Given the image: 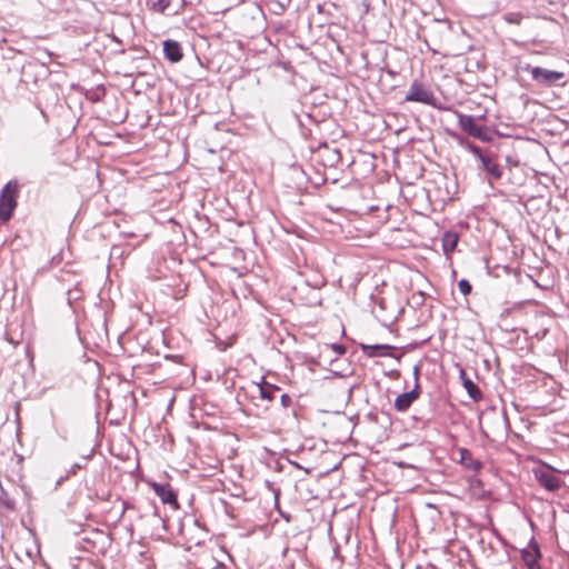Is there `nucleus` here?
<instances>
[{"mask_svg":"<svg viewBox=\"0 0 569 569\" xmlns=\"http://www.w3.org/2000/svg\"><path fill=\"white\" fill-rule=\"evenodd\" d=\"M530 73L535 81L545 86H551L565 78L563 72L547 70L540 67H533Z\"/></svg>","mask_w":569,"mask_h":569,"instance_id":"obj_5","label":"nucleus"},{"mask_svg":"<svg viewBox=\"0 0 569 569\" xmlns=\"http://www.w3.org/2000/svg\"><path fill=\"white\" fill-rule=\"evenodd\" d=\"M406 101L433 104L435 96L423 83L415 81L409 88Z\"/></svg>","mask_w":569,"mask_h":569,"instance_id":"obj_3","label":"nucleus"},{"mask_svg":"<svg viewBox=\"0 0 569 569\" xmlns=\"http://www.w3.org/2000/svg\"><path fill=\"white\" fill-rule=\"evenodd\" d=\"M392 347L388 345L363 346V351L369 357L389 356Z\"/></svg>","mask_w":569,"mask_h":569,"instance_id":"obj_14","label":"nucleus"},{"mask_svg":"<svg viewBox=\"0 0 569 569\" xmlns=\"http://www.w3.org/2000/svg\"><path fill=\"white\" fill-rule=\"evenodd\" d=\"M257 390L260 393L261 398L267 399L268 401H271L273 399L272 392L267 391L262 386L257 385Z\"/></svg>","mask_w":569,"mask_h":569,"instance_id":"obj_19","label":"nucleus"},{"mask_svg":"<svg viewBox=\"0 0 569 569\" xmlns=\"http://www.w3.org/2000/svg\"><path fill=\"white\" fill-rule=\"evenodd\" d=\"M481 162L483 164L485 170L496 180L501 178L502 170L497 161L487 156L486 158H482Z\"/></svg>","mask_w":569,"mask_h":569,"instance_id":"obj_15","label":"nucleus"},{"mask_svg":"<svg viewBox=\"0 0 569 569\" xmlns=\"http://www.w3.org/2000/svg\"><path fill=\"white\" fill-rule=\"evenodd\" d=\"M170 6V0H156L152 3V10L156 12H164V10Z\"/></svg>","mask_w":569,"mask_h":569,"instance_id":"obj_16","label":"nucleus"},{"mask_svg":"<svg viewBox=\"0 0 569 569\" xmlns=\"http://www.w3.org/2000/svg\"><path fill=\"white\" fill-rule=\"evenodd\" d=\"M459 461L463 467L472 471H479L482 467L481 462L476 460L472 453L466 448L459 449Z\"/></svg>","mask_w":569,"mask_h":569,"instance_id":"obj_11","label":"nucleus"},{"mask_svg":"<svg viewBox=\"0 0 569 569\" xmlns=\"http://www.w3.org/2000/svg\"><path fill=\"white\" fill-rule=\"evenodd\" d=\"M163 52L164 57L173 63L179 62L183 58L181 46L174 40H166L163 42Z\"/></svg>","mask_w":569,"mask_h":569,"instance_id":"obj_10","label":"nucleus"},{"mask_svg":"<svg viewBox=\"0 0 569 569\" xmlns=\"http://www.w3.org/2000/svg\"><path fill=\"white\" fill-rule=\"evenodd\" d=\"M458 123L465 132H467L469 136L485 140V128L479 126L475 118L471 116L458 114Z\"/></svg>","mask_w":569,"mask_h":569,"instance_id":"obj_6","label":"nucleus"},{"mask_svg":"<svg viewBox=\"0 0 569 569\" xmlns=\"http://www.w3.org/2000/svg\"><path fill=\"white\" fill-rule=\"evenodd\" d=\"M540 557V550L536 545L529 546V548L523 549L521 552V558L528 569H541L539 565Z\"/></svg>","mask_w":569,"mask_h":569,"instance_id":"obj_9","label":"nucleus"},{"mask_svg":"<svg viewBox=\"0 0 569 569\" xmlns=\"http://www.w3.org/2000/svg\"><path fill=\"white\" fill-rule=\"evenodd\" d=\"M459 241V236L457 232L453 231H447L442 236V249L443 252L449 256L451 252L455 251L457 244Z\"/></svg>","mask_w":569,"mask_h":569,"instance_id":"obj_13","label":"nucleus"},{"mask_svg":"<svg viewBox=\"0 0 569 569\" xmlns=\"http://www.w3.org/2000/svg\"><path fill=\"white\" fill-rule=\"evenodd\" d=\"M460 377L462 379V385L465 389L467 390L469 397L475 401L479 402L482 399V393L478 386L467 377L466 372L462 370L460 372Z\"/></svg>","mask_w":569,"mask_h":569,"instance_id":"obj_12","label":"nucleus"},{"mask_svg":"<svg viewBox=\"0 0 569 569\" xmlns=\"http://www.w3.org/2000/svg\"><path fill=\"white\" fill-rule=\"evenodd\" d=\"M418 388L419 386L417 385L411 391L399 395L395 400V409L400 412L407 411L419 398L420 392Z\"/></svg>","mask_w":569,"mask_h":569,"instance_id":"obj_8","label":"nucleus"},{"mask_svg":"<svg viewBox=\"0 0 569 569\" xmlns=\"http://www.w3.org/2000/svg\"><path fill=\"white\" fill-rule=\"evenodd\" d=\"M111 541L112 539L108 532L98 529L88 531L83 537L84 549L97 556L106 555L111 547Z\"/></svg>","mask_w":569,"mask_h":569,"instance_id":"obj_2","label":"nucleus"},{"mask_svg":"<svg viewBox=\"0 0 569 569\" xmlns=\"http://www.w3.org/2000/svg\"><path fill=\"white\" fill-rule=\"evenodd\" d=\"M458 288L463 296H468L471 292V284L466 279H462L458 282Z\"/></svg>","mask_w":569,"mask_h":569,"instance_id":"obj_17","label":"nucleus"},{"mask_svg":"<svg viewBox=\"0 0 569 569\" xmlns=\"http://www.w3.org/2000/svg\"><path fill=\"white\" fill-rule=\"evenodd\" d=\"M469 149H470V151H471L475 156H477L481 161H482V158H486V157H487L486 154H483V153L481 152L480 148H478L477 146L471 144V146L469 147Z\"/></svg>","mask_w":569,"mask_h":569,"instance_id":"obj_20","label":"nucleus"},{"mask_svg":"<svg viewBox=\"0 0 569 569\" xmlns=\"http://www.w3.org/2000/svg\"><path fill=\"white\" fill-rule=\"evenodd\" d=\"M20 186L17 180L9 181L0 193V220L7 222L11 219L18 204Z\"/></svg>","mask_w":569,"mask_h":569,"instance_id":"obj_1","label":"nucleus"},{"mask_svg":"<svg viewBox=\"0 0 569 569\" xmlns=\"http://www.w3.org/2000/svg\"><path fill=\"white\" fill-rule=\"evenodd\" d=\"M328 347L338 356H342L347 351V349L343 345L332 343V345H329Z\"/></svg>","mask_w":569,"mask_h":569,"instance_id":"obj_18","label":"nucleus"},{"mask_svg":"<svg viewBox=\"0 0 569 569\" xmlns=\"http://www.w3.org/2000/svg\"><path fill=\"white\" fill-rule=\"evenodd\" d=\"M535 476L538 482L549 491H556L561 487V480L549 470H536Z\"/></svg>","mask_w":569,"mask_h":569,"instance_id":"obj_7","label":"nucleus"},{"mask_svg":"<svg viewBox=\"0 0 569 569\" xmlns=\"http://www.w3.org/2000/svg\"><path fill=\"white\" fill-rule=\"evenodd\" d=\"M475 486L480 487L481 482L479 480L471 481V487H475Z\"/></svg>","mask_w":569,"mask_h":569,"instance_id":"obj_21","label":"nucleus"},{"mask_svg":"<svg viewBox=\"0 0 569 569\" xmlns=\"http://www.w3.org/2000/svg\"><path fill=\"white\" fill-rule=\"evenodd\" d=\"M150 486L163 503L169 505L174 510L179 509L177 493L171 485L152 482Z\"/></svg>","mask_w":569,"mask_h":569,"instance_id":"obj_4","label":"nucleus"}]
</instances>
